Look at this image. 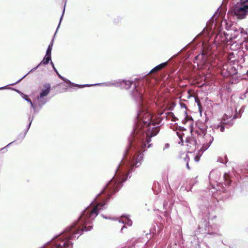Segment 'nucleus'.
Returning <instances> with one entry per match:
<instances>
[{"label": "nucleus", "mask_w": 248, "mask_h": 248, "mask_svg": "<svg viewBox=\"0 0 248 248\" xmlns=\"http://www.w3.org/2000/svg\"><path fill=\"white\" fill-rule=\"evenodd\" d=\"M51 64H52V66H53V68H54V69L55 71V72H56V73H57V72H58V71H57V70L55 69V68L54 67V64H53V62H51Z\"/></svg>", "instance_id": "30"}, {"label": "nucleus", "mask_w": 248, "mask_h": 248, "mask_svg": "<svg viewBox=\"0 0 248 248\" xmlns=\"http://www.w3.org/2000/svg\"><path fill=\"white\" fill-rule=\"evenodd\" d=\"M127 219V225L129 226H131L132 224V221L129 219Z\"/></svg>", "instance_id": "28"}, {"label": "nucleus", "mask_w": 248, "mask_h": 248, "mask_svg": "<svg viewBox=\"0 0 248 248\" xmlns=\"http://www.w3.org/2000/svg\"><path fill=\"white\" fill-rule=\"evenodd\" d=\"M203 56H203V55L202 54L201 56L199 55V56H198L197 57H196V59H199V58H200V57H203Z\"/></svg>", "instance_id": "31"}, {"label": "nucleus", "mask_w": 248, "mask_h": 248, "mask_svg": "<svg viewBox=\"0 0 248 248\" xmlns=\"http://www.w3.org/2000/svg\"><path fill=\"white\" fill-rule=\"evenodd\" d=\"M242 45L244 46L245 49L248 51V39L246 41H243Z\"/></svg>", "instance_id": "23"}, {"label": "nucleus", "mask_w": 248, "mask_h": 248, "mask_svg": "<svg viewBox=\"0 0 248 248\" xmlns=\"http://www.w3.org/2000/svg\"><path fill=\"white\" fill-rule=\"evenodd\" d=\"M50 60L51 56L46 55L43 60L41 62L40 64H47Z\"/></svg>", "instance_id": "18"}, {"label": "nucleus", "mask_w": 248, "mask_h": 248, "mask_svg": "<svg viewBox=\"0 0 248 248\" xmlns=\"http://www.w3.org/2000/svg\"><path fill=\"white\" fill-rule=\"evenodd\" d=\"M169 116H170L171 117V120L173 122H175L176 120H178V119L175 117V116L173 115V114L171 112L169 114Z\"/></svg>", "instance_id": "24"}, {"label": "nucleus", "mask_w": 248, "mask_h": 248, "mask_svg": "<svg viewBox=\"0 0 248 248\" xmlns=\"http://www.w3.org/2000/svg\"><path fill=\"white\" fill-rule=\"evenodd\" d=\"M132 84V82L129 81V80H128V81L123 80L121 82V86L125 89H129L131 86Z\"/></svg>", "instance_id": "14"}, {"label": "nucleus", "mask_w": 248, "mask_h": 248, "mask_svg": "<svg viewBox=\"0 0 248 248\" xmlns=\"http://www.w3.org/2000/svg\"><path fill=\"white\" fill-rule=\"evenodd\" d=\"M143 159V155L141 154H135L134 155L132 159V161L131 162V166L132 167H139L140 164L141 162Z\"/></svg>", "instance_id": "9"}, {"label": "nucleus", "mask_w": 248, "mask_h": 248, "mask_svg": "<svg viewBox=\"0 0 248 248\" xmlns=\"http://www.w3.org/2000/svg\"><path fill=\"white\" fill-rule=\"evenodd\" d=\"M232 35H230L229 33L226 32L225 35V40H226V44L228 43L229 41H232L233 39H234L236 38L235 35L233 37L232 36Z\"/></svg>", "instance_id": "19"}, {"label": "nucleus", "mask_w": 248, "mask_h": 248, "mask_svg": "<svg viewBox=\"0 0 248 248\" xmlns=\"http://www.w3.org/2000/svg\"><path fill=\"white\" fill-rule=\"evenodd\" d=\"M228 14L239 19L245 18L248 15V0L236 4L229 10Z\"/></svg>", "instance_id": "2"}, {"label": "nucleus", "mask_w": 248, "mask_h": 248, "mask_svg": "<svg viewBox=\"0 0 248 248\" xmlns=\"http://www.w3.org/2000/svg\"><path fill=\"white\" fill-rule=\"evenodd\" d=\"M226 124L227 123L225 122V119L223 118L222 119V120L220 123V124L218 125L216 128L217 129H219L220 130V131H221V132H223L225 130L224 125Z\"/></svg>", "instance_id": "15"}, {"label": "nucleus", "mask_w": 248, "mask_h": 248, "mask_svg": "<svg viewBox=\"0 0 248 248\" xmlns=\"http://www.w3.org/2000/svg\"><path fill=\"white\" fill-rule=\"evenodd\" d=\"M105 204L99 203L93 208H89L85 210L78 220V223L81 225V227L72 226L67 231V233L57 241L56 248H71L72 243L71 240L78 237L76 236V234H81L84 231L91 230L92 228L91 225L92 221L97 216L99 210L102 209Z\"/></svg>", "instance_id": "1"}, {"label": "nucleus", "mask_w": 248, "mask_h": 248, "mask_svg": "<svg viewBox=\"0 0 248 248\" xmlns=\"http://www.w3.org/2000/svg\"><path fill=\"white\" fill-rule=\"evenodd\" d=\"M159 132V127H153L151 129L149 128L145 133H143L142 136L141 140L140 141V147L139 152H143L145 149L149 148L151 146L150 142L151 141V138L157 135Z\"/></svg>", "instance_id": "3"}, {"label": "nucleus", "mask_w": 248, "mask_h": 248, "mask_svg": "<svg viewBox=\"0 0 248 248\" xmlns=\"http://www.w3.org/2000/svg\"><path fill=\"white\" fill-rule=\"evenodd\" d=\"M22 97L23 98H24V99H25L26 101H27L28 102H29L31 105V106L33 105L32 103V102L31 101V100L29 98V96L28 95H26V94H24L23 93H22Z\"/></svg>", "instance_id": "22"}, {"label": "nucleus", "mask_w": 248, "mask_h": 248, "mask_svg": "<svg viewBox=\"0 0 248 248\" xmlns=\"http://www.w3.org/2000/svg\"><path fill=\"white\" fill-rule=\"evenodd\" d=\"M152 118L151 114L143 108L140 111L137 117L138 124H141V128L145 126L149 127L151 124L154 126L155 123L152 120Z\"/></svg>", "instance_id": "4"}, {"label": "nucleus", "mask_w": 248, "mask_h": 248, "mask_svg": "<svg viewBox=\"0 0 248 248\" xmlns=\"http://www.w3.org/2000/svg\"><path fill=\"white\" fill-rule=\"evenodd\" d=\"M223 177L224 180V185L226 186H230L232 182L230 175L228 173H225Z\"/></svg>", "instance_id": "16"}, {"label": "nucleus", "mask_w": 248, "mask_h": 248, "mask_svg": "<svg viewBox=\"0 0 248 248\" xmlns=\"http://www.w3.org/2000/svg\"><path fill=\"white\" fill-rule=\"evenodd\" d=\"M63 80L67 84L71 85L72 87H78L79 88H82L87 86V85H78L74 84L73 83H72L69 80L66 79L65 78H64V80Z\"/></svg>", "instance_id": "17"}, {"label": "nucleus", "mask_w": 248, "mask_h": 248, "mask_svg": "<svg viewBox=\"0 0 248 248\" xmlns=\"http://www.w3.org/2000/svg\"><path fill=\"white\" fill-rule=\"evenodd\" d=\"M226 32H219L215 37V41L218 44H226L225 40Z\"/></svg>", "instance_id": "10"}, {"label": "nucleus", "mask_w": 248, "mask_h": 248, "mask_svg": "<svg viewBox=\"0 0 248 248\" xmlns=\"http://www.w3.org/2000/svg\"><path fill=\"white\" fill-rule=\"evenodd\" d=\"M185 117L184 119L182 120V123L183 124H186V122H188V121H192V118L191 117H188L186 112H185Z\"/></svg>", "instance_id": "20"}, {"label": "nucleus", "mask_w": 248, "mask_h": 248, "mask_svg": "<svg viewBox=\"0 0 248 248\" xmlns=\"http://www.w3.org/2000/svg\"><path fill=\"white\" fill-rule=\"evenodd\" d=\"M176 134H177V135L178 136V137L179 138V139L181 140V141L183 142V136L184 135V134L182 133H181V132H177Z\"/></svg>", "instance_id": "25"}, {"label": "nucleus", "mask_w": 248, "mask_h": 248, "mask_svg": "<svg viewBox=\"0 0 248 248\" xmlns=\"http://www.w3.org/2000/svg\"><path fill=\"white\" fill-rule=\"evenodd\" d=\"M185 159L186 160V161H187V162H186V168L188 170H189L190 169V167L189 166V164H188V160L189 159V157L187 156H186V157L185 158Z\"/></svg>", "instance_id": "26"}, {"label": "nucleus", "mask_w": 248, "mask_h": 248, "mask_svg": "<svg viewBox=\"0 0 248 248\" xmlns=\"http://www.w3.org/2000/svg\"><path fill=\"white\" fill-rule=\"evenodd\" d=\"M50 85L49 84H46L44 85V89L40 93V97L43 98L46 96L50 92Z\"/></svg>", "instance_id": "11"}, {"label": "nucleus", "mask_w": 248, "mask_h": 248, "mask_svg": "<svg viewBox=\"0 0 248 248\" xmlns=\"http://www.w3.org/2000/svg\"><path fill=\"white\" fill-rule=\"evenodd\" d=\"M53 44L51 43L48 46V48L47 49L46 54V55H50L51 56V52Z\"/></svg>", "instance_id": "21"}, {"label": "nucleus", "mask_w": 248, "mask_h": 248, "mask_svg": "<svg viewBox=\"0 0 248 248\" xmlns=\"http://www.w3.org/2000/svg\"><path fill=\"white\" fill-rule=\"evenodd\" d=\"M201 133L198 134V138H201L202 141H200L202 145V148L203 150H206L211 145L213 141V137L210 134L205 132L206 126L203 125L202 128L200 129Z\"/></svg>", "instance_id": "5"}, {"label": "nucleus", "mask_w": 248, "mask_h": 248, "mask_svg": "<svg viewBox=\"0 0 248 248\" xmlns=\"http://www.w3.org/2000/svg\"><path fill=\"white\" fill-rule=\"evenodd\" d=\"M118 184H114L113 182H110L107 186L103 193L105 194H107L109 198L118 191Z\"/></svg>", "instance_id": "7"}, {"label": "nucleus", "mask_w": 248, "mask_h": 248, "mask_svg": "<svg viewBox=\"0 0 248 248\" xmlns=\"http://www.w3.org/2000/svg\"><path fill=\"white\" fill-rule=\"evenodd\" d=\"M168 62H165L157 65L150 71L149 74H152L158 72L160 70H161L162 69L166 67L168 65Z\"/></svg>", "instance_id": "12"}, {"label": "nucleus", "mask_w": 248, "mask_h": 248, "mask_svg": "<svg viewBox=\"0 0 248 248\" xmlns=\"http://www.w3.org/2000/svg\"><path fill=\"white\" fill-rule=\"evenodd\" d=\"M57 74L58 75V77L62 80H64V78L62 77L59 73L58 72H57Z\"/></svg>", "instance_id": "29"}, {"label": "nucleus", "mask_w": 248, "mask_h": 248, "mask_svg": "<svg viewBox=\"0 0 248 248\" xmlns=\"http://www.w3.org/2000/svg\"><path fill=\"white\" fill-rule=\"evenodd\" d=\"M237 73V70L230 64H224L220 71L221 75L224 78L231 77Z\"/></svg>", "instance_id": "6"}, {"label": "nucleus", "mask_w": 248, "mask_h": 248, "mask_svg": "<svg viewBox=\"0 0 248 248\" xmlns=\"http://www.w3.org/2000/svg\"><path fill=\"white\" fill-rule=\"evenodd\" d=\"M200 156H199V155H197L195 158H194V160L196 162H198L200 160Z\"/></svg>", "instance_id": "27"}, {"label": "nucleus", "mask_w": 248, "mask_h": 248, "mask_svg": "<svg viewBox=\"0 0 248 248\" xmlns=\"http://www.w3.org/2000/svg\"><path fill=\"white\" fill-rule=\"evenodd\" d=\"M186 146L188 152H192L196 148L197 141L193 137H188L186 138Z\"/></svg>", "instance_id": "8"}, {"label": "nucleus", "mask_w": 248, "mask_h": 248, "mask_svg": "<svg viewBox=\"0 0 248 248\" xmlns=\"http://www.w3.org/2000/svg\"><path fill=\"white\" fill-rule=\"evenodd\" d=\"M239 31L241 34V35L244 38L243 41H246L248 40V29L245 30L243 28H240L239 29Z\"/></svg>", "instance_id": "13"}]
</instances>
